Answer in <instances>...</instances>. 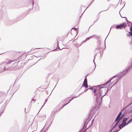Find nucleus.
<instances>
[{
  "label": "nucleus",
  "instance_id": "nucleus-9",
  "mask_svg": "<svg viewBox=\"0 0 132 132\" xmlns=\"http://www.w3.org/2000/svg\"><path fill=\"white\" fill-rule=\"evenodd\" d=\"M89 120L88 119L84 123V127H83V128H84L85 126H86V125L88 124V122H89Z\"/></svg>",
  "mask_w": 132,
  "mask_h": 132
},
{
  "label": "nucleus",
  "instance_id": "nucleus-45",
  "mask_svg": "<svg viewBox=\"0 0 132 132\" xmlns=\"http://www.w3.org/2000/svg\"><path fill=\"white\" fill-rule=\"evenodd\" d=\"M92 124H91V125H92Z\"/></svg>",
  "mask_w": 132,
  "mask_h": 132
},
{
  "label": "nucleus",
  "instance_id": "nucleus-19",
  "mask_svg": "<svg viewBox=\"0 0 132 132\" xmlns=\"http://www.w3.org/2000/svg\"><path fill=\"white\" fill-rule=\"evenodd\" d=\"M132 122V119H130L127 122V123L126 124H127V125L129 123H130V122Z\"/></svg>",
  "mask_w": 132,
  "mask_h": 132
},
{
  "label": "nucleus",
  "instance_id": "nucleus-38",
  "mask_svg": "<svg viewBox=\"0 0 132 132\" xmlns=\"http://www.w3.org/2000/svg\"><path fill=\"white\" fill-rule=\"evenodd\" d=\"M86 130H85V131L84 132H85L86 131Z\"/></svg>",
  "mask_w": 132,
  "mask_h": 132
},
{
  "label": "nucleus",
  "instance_id": "nucleus-6",
  "mask_svg": "<svg viewBox=\"0 0 132 132\" xmlns=\"http://www.w3.org/2000/svg\"><path fill=\"white\" fill-rule=\"evenodd\" d=\"M117 121V122H116V124H115V125L114 126H113V128L109 132H110L112 130L113 128L116 127H117L118 126V123L119 122V121H118V120H117V121Z\"/></svg>",
  "mask_w": 132,
  "mask_h": 132
},
{
  "label": "nucleus",
  "instance_id": "nucleus-40",
  "mask_svg": "<svg viewBox=\"0 0 132 132\" xmlns=\"http://www.w3.org/2000/svg\"><path fill=\"white\" fill-rule=\"evenodd\" d=\"M111 29V28L110 29V31Z\"/></svg>",
  "mask_w": 132,
  "mask_h": 132
},
{
  "label": "nucleus",
  "instance_id": "nucleus-35",
  "mask_svg": "<svg viewBox=\"0 0 132 132\" xmlns=\"http://www.w3.org/2000/svg\"><path fill=\"white\" fill-rule=\"evenodd\" d=\"M32 5H33L34 3V2L33 1V0H32Z\"/></svg>",
  "mask_w": 132,
  "mask_h": 132
},
{
  "label": "nucleus",
  "instance_id": "nucleus-7",
  "mask_svg": "<svg viewBox=\"0 0 132 132\" xmlns=\"http://www.w3.org/2000/svg\"><path fill=\"white\" fill-rule=\"evenodd\" d=\"M108 89H107V90L106 92V93L104 94H103V92H102V94L101 96H102L100 98V99L101 100H102L103 97L107 93H108ZM101 93L102 94V93Z\"/></svg>",
  "mask_w": 132,
  "mask_h": 132
},
{
  "label": "nucleus",
  "instance_id": "nucleus-28",
  "mask_svg": "<svg viewBox=\"0 0 132 132\" xmlns=\"http://www.w3.org/2000/svg\"><path fill=\"white\" fill-rule=\"evenodd\" d=\"M86 40H86V39L85 40H84V41H83L81 43L82 44V43H83V42H86Z\"/></svg>",
  "mask_w": 132,
  "mask_h": 132
},
{
  "label": "nucleus",
  "instance_id": "nucleus-47",
  "mask_svg": "<svg viewBox=\"0 0 132 132\" xmlns=\"http://www.w3.org/2000/svg\"><path fill=\"white\" fill-rule=\"evenodd\" d=\"M131 119H132V118Z\"/></svg>",
  "mask_w": 132,
  "mask_h": 132
},
{
  "label": "nucleus",
  "instance_id": "nucleus-31",
  "mask_svg": "<svg viewBox=\"0 0 132 132\" xmlns=\"http://www.w3.org/2000/svg\"><path fill=\"white\" fill-rule=\"evenodd\" d=\"M124 18H126V20H127V21H128L129 22V23H130V22H129V21H128L127 20V18H126V17H124Z\"/></svg>",
  "mask_w": 132,
  "mask_h": 132
},
{
  "label": "nucleus",
  "instance_id": "nucleus-18",
  "mask_svg": "<svg viewBox=\"0 0 132 132\" xmlns=\"http://www.w3.org/2000/svg\"><path fill=\"white\" fill-rule=\"evenodd\" d=\"M5 67H3L2 69L1 70L0 69V72H1L4 71Z\"/></svg>",
  "mask_w": 132,
  "mask_h": 132
},
{
  "label": "nucleus",
  "instance_id": "nucleus-25",
  "mask_svg": "<svg viewBox=\"0 0 132 132\" xmlns=\"http://www.w3.org/2000/svg\"><path fill=\"white\" fill-rule=\"evenodd\" d=\"M81 44H82V43H81L80 44H78L77 45V46L78 47V46H80L81 45Z\"/></svg>",
  "mask_w": 132,
  "mask_h": 132
},
{
  "label": "nucleus",
  "instance_id": "nucleus-11",
  "mask_svg": "<svg viewBox=\"0 0 132 132\" xmlns=\"http://www.w3.org/2000/svg\"><path fill=\"white\" fill-rule=\"evenodd\" d=\"M127 118H125L123 119L122 122L124 123V124H125L126 125H127V124H126V121H127Z\"/></svg>",
  "mask_w": 132,
  "mask_h": 132
},
{
  "label": "nucleus",
  "instance_id": "nucleus-3",
  "mask_svg": "<svg viewBox=\"0 0 132 132\" xmlns=\"http://www.w3.org/2000/svg\"><path fill=\"white\" fill-rule=\"evenodd\" d=\"M83 87H84L86 88H88V85L87 84V79L86 77L85 79L84 82L83 84Z\"/></svg>",
  "mask_w": 132,
  "mask_h": 132
},
{
  "label": "nucleus",
  "instance_id": "nucleus-46",
  "mask_svg": "<svg viewBox=\"0 0 132 132\" xmlns=\"http://www.w3.org/2000/svg\"><path fill=\"white\" fill-rule=\"evenodd\" d=\"M88 7H87V8H88Z\"/></svg>",
  "mask_w": 132,
  "mask_h": 132
},
{
  "label": "nucleus",
  "instance_id": "nucleus-8",
  "mask_svg": "<svg viewBox=\"0 0 132 132\" xmlns=\"http://www.w3.org/2000/svg\"><path fill=\"white\" fill-rule=\"evenodd\" d=\"M122 112H120L118 115L116 119L115 120V122H116L117 120H118V119H119V118H120V117L121 115V114Z\"/></svg>",
  "mask_w": 132,
  "mask_h": 132
},
{
  "label": "nucleus",
  "instance_id": "nucleus-21",
  "mask_svg": "<svg viewBox=\"0 0 132 132\" xmlns=\"http://www.w3.org/2000/svg\"><path fill=\"white\" fill-rule=\"evenodd\" d=\"M14 61H13V60H10V61H9L7 63V64H10L11 62H13Z\"/></svg>",
  "mask_w": 132,
  "mask_h": 132
},
{
  "label": "nucleus",
  "instance_id": "nucleus-22",
  "mask_svg": "<svg viewBox=\"0 0 132 132\" xmlns=\"http://www.w3.org/2000/svg\"><path fill=\"white\" fill-rule=\"evenodd\" d=\"M47 99H46L45 100V102L44 103V104L43 105L42 108L43 107V106L44 105L45 103L47 101Z\"/></svg>",
  "mask_w": 132,
  "mask_h": 132
},
{
  "label": "nucleus",
  "instance_id": "nucleus-4",
  "mask_svg": "<svg viewBox=\"0 0 132 132\" xmlns=\"http://www.w3.org/2000/svg\"><path fill=\"white\" fill-rule=\"evenodd\" d=\"M132 69V65L130 66L126 70H125L122 73H123V75L127 72L129 71H130L129 69Z\"/></svg>",
  "mask_w": 132,
  "mask_h": 132
},
{
  "label": "nucleus",
  "instance_id": "nucleus-14",
  "mask_svg": "<svg viewBox=\"0 0 132 132\" xmlns=\"http://www.w3.org/2000/svg\"><path fill=\"white\" fill-rule=\"evenodd\" d=\"M52 123V122H51L50 123V124L48 126V127L45 130H44L45 131L43 132H45L46 131H47L48 129L51 126ZM40 132H43V131H42V132L40 131Z\"/></svg>",
  "mask_w": 132,
  "mask_h": 132
},
{
  "label": "nucleus",
  "instance_id": "nucleus-15",
  "mask_svg": "<svg viewBox=\"0 0 132 132\" xmlns=\"http://www.w3.org/2000/svg\"><path fill=\"white\" fill-rule=\"evenodd\" d=\"M124 115V114H122L121 116L119 118V119H118V120L119 121H120L121 119L122 118V117H123V116Z\"/></svg>",
  "mask_w": 132,
  "mask_h": 132
},
{
  "label": "nucleus",
  "instance_id": "nucleus-1",
  "mask_svg": "<svg viewBox=\"0 0 132 132\" xmlns=\"http://www.w3.org/2000/svg\"><path fill=\"white\" fill-rule=\"evenodd\" d=\"M116 77V76H114L111 79H110L109 81L106 82L105 83L102 85V86L100 87L99 88H98V89L97 90V91H98V93L97 94V97H96V101H97V99L98 100L99 98H100V97L101 96V95L102 94V92H105V89L103 88H104L105 86H106V85L108 84L112 80V79L114 77Z\"/></svg>",
  "mask_w": 132,
  "mask_h": 132
},
{
  "label": "nucleus",
  "instance_id": "nucleus-24",
  "mask_svg": "<svg viewBox=\"0 0 132 132\" xmlns=\"http://www.w3.org/2000/svg\"><path fill=\"white\" fill-rule=\"evenodd\" d=\"M94 0H93L91 2V3L89 4V5H90L91 4L93 3V2L94 1Z\"/></svg>",
  "mask_w": 132,
  "mask_h": 132
},
{
  "label": "nucleus",
  "instance_id": "nucleus-27",
  "mask_svg": "<svg viewBox=\"0 0 132 132\" xmlns=\"http://www.w3.org/2000/svg\"><path fill=\"white\" fill-rule=\"evenodd\" d=\"M97 55L96 54H95L94 55V60H95V57Z\"/></svg>",
  "mask_w": 132,
  "mask_h": 132
},
{
  "label": "nucleus",
  "instance_id": "nucleus-20",
  "mask_svg": "<svg viewBox=\"0 0 132 132\" xmlns=\"http://www.w3.org/2000/svg\"><path fill=\"white\" fill-rule=\"evenodd\" d=\"M118 82V81H116L112 85V86H111L110 88V89L112 87H113V86H114V85H115Z\"/></svg>",
  "mask_w": 132,
  "mask_h": 132
},
{
  "label": "nucleus",
  "instance_id": "nucleus-10",
  "mask_svg": "<svg viewBox=\"0 0 132 132\" xmlns=\"http://www.w3.org/2000/svg\"><path fill=\"white\" fill-rule=\"evenodd\" d=\"M72 97L71 98V99H70L69 100V102H68V103H66V104H64V105L61 108V109H62L64 106H65V105H67V104L68 103H69V102H70L72 100L73 98H76V97Z\"/></svg>",
  "mask_w": 132,
  "mask_h": 132
},
{
  "label": "nucleus",
  "instance_id": "nucleus-39",
  "mask_svg": "<svg viewBox=\"0 0 132 132\" xmlns=\"http://www.w3.org/2000/svg\"><path fill=\"white\" fill-rule=\"evenodd\" d=\"M92 88V87L91 88H90V89H91Z\"/></svg>",
  "mask_w": 132,
  "mask_h": 132
},
{
  "label": "nucleus",
  "instance_id": "nucleus-34",
  "mask_svg": "<svg viewBox=\"0 0 132 132\" xmlns=\"http://www.w3.org/2000/svg\"><path fill=\"white\" fill-rule=\"evenodd\" d=\"M94 120V119H93V120H92V123L93 122Z\"/></svg>",
  "mask_w": 132,
  "mask_h": 132
},
{
  "label": "nucleus",
  "instance_id": "nucleus-37",
  "mask_svg": "<svg viewBox=\"0 0 132 132\" xmlns=\"http://www.w3.org/2000/svg\"><path fill=\"white\" fill-rule=\"evenodd\" d=\"M119 130H118L117 131H116V132H118V131Z\"/></svg>",
  "mask_w": 132,
  "mask_h": 132
},
{
  "label": "nucleus",
  "instance_id": "nucleus-12",
  "mask_svg": "<svg viewBox=\"0 0 132 132\" xmlns=\"http://www.w3.org/2000/svg\"><path fill=\"white\" fill-rule=\"evenodd\" d=\"M95 35H93L91 36H90L89 37H88V38H86V40H89V39L90 38H92L93 37H94V36H95Z\"/></svg>",
  "mask_w": 132,
  "mask_h": 132
},
{
  "label": "nucleus",
  "instance_id": "nucleus-16",
  "mask_svg": "<svg viewBox=\"0 0 132 132\" xmlns=\"http://www.w3.org/2000/svg\"><path fill=\"white\" fill-rule=\"evenodd\" d=\"M124 115V114H122L121 116L119 118V119H118V120L119 121H120L121 119L122 118V117H123V116Z\"/></svg>",
  "mask_w": 132,
  "mask_h": 132
},
{
  "label": "nucleus",
  "instance_id": "nucleus-41",
  "mask_svg": "<svg viewBox=\"0 0 132 132\" xmlns=\"http://www.w3.org/2000/svg\"><path fill=\"white\" fill-rule=\"evenodd\" d=\"M81 94V93H80V94Z\"/></svg>",
  "mask_w": 132,
  "mask_h": 132
},
{
  "label": "nucleus",
  "instance_id": "nucleus-17",
  "mask_svg": "<svg viewBox=\"0 0 132 132\" xmlns=\"http://www.w3.org/2000/svg\"><path fill=\"white\" fill-rule=\"evenodd\" d=\"M124 115V114H122L121 116L119 118V119H118V120L119 121H120L121 119L122 118V117H123V116Z\"/></svg>",
  "mask_w": 132,
  "mask_h": 132
},
{
  "label": "nucleus",
  "instance_id": "nucleus-5",
  "mask_svg": "<svg viewBox=\"0 0 132 132\" xmlns=\"http://www.w3.org/2000/svg\"><path fill=\"white\" fill-rule=\"evenodd\" d=\"M127 125L125 124H124V123L122 122L121 124L119 126V128L120 129H122V128L124 127L125 126Z\"/></svg>",
  "mask_w": 132,
  "mask_h": 132
},
{
  "label": "nucleus",
  "instance_id": "nucleus-23",
  "mask_svg": "<svg viewBox=\"0 0 132 132\" xmlns=\"http://www.w3.org/2000/svg\"><path fill=\"white\" fill-rule=\"evenodd\" d=\"M130 30L131 31H132V26H131L130 28Z\"/></svg>",
  "mask_w": 132,
  "mask_h": 132
},
{
  "label": "nucleus",
  "instance_id": "nucleus-44",
  "mask_svg": "<svg viewBox=\"0 0 132 132\" xmlns=\"http://www.w3.org/2000/svg\"><path fill=\"white\" fill-rule=\"evenodd\" d=\"M92 124H91V125H92Z\"/></svg>",
  "mask_w": 132,
  "mask_h": 132
},
{
  "label": "nucleus",
  "instance_id": "nucleus-2",
  "mask_svg": "<svg viewBox=\"0 0 132 132\" xmlns=\"http://www.w3.org/2000/svg\"><path fill=\"white\" fill-rule=\"evenodd\" d=\"M126 24L125 23H122L120 24L119 25H118L116 27V28L118 29L119 28L121 29L124 27H125L126 26Z\"/></svg>",
  "mask_w": 132,
  "mask_h": 132
},
{
  "label": "nucleus",
  "instance_id": "nucleus-30",
  "mask_svg": "<svg viewBox=\"0 0 132 132\" xmlns=\"http://www.w3.org/2000/svg\"><path fill=\"white\" fill-rule=\"evenodd\" d=\"M35 100H34V99H32V101H34V102H35Z\"/></svg>",
  "mask_w": 132,
  "mask_h": 132
},
{
  "label": "nucleus",
  "instance_id": "nucleus-13",
  "mask_svg": "<svg viewBox=\"0 0 132 132\" xmlns=\"http://www.w3.org/2000/svg\"><path fill=\"white\" fill-rule=\"evenodd\" d=\"M132 31L129 32V34H127V35L128 36H132Z\"/></svg>",
  "mask_w": 132,
  "mask_h": 132
},
{
  "label": "nucleus",
  "instance_id": "nucleus-36",
  "mask_svg": "<svg viewBox=\"0 0 132 132\" xmlns=\"http://www.w3.org/2000/svg\"><path fill=\"white\" fill-rule=\"evenodd\" d=\"M87 90V89H86V90H84V92H85Z\"/></svg>",
  "mask_w": 132,
  "mask_h": 132
},
{
  "label": "nucleus",
  "instance_id": "nucleus-26",
  "mask_svg": "<svg viewBox=\"0 0 132 132\" xmlns=\"http://www.w3.org/2000/svg\"><path fill=\"white\" fill-rule=\"evenodd\" d=\"M94 60H94V59L93 60V62L94 63V64H95V68H96V65H95V62H94Z\"/></svg>",
  "mask_w": 132,
  "mask_h": 132
},
{
  "label": "nucleus",
  "instance_id": "nucleus-43",
  "mask_svg": "<svg viewBox=\"0 0 132 132\" xmlns=\"http://www.w3.org/2000/svg\"><path fill=\"white\" fill-rule=\"evenodd\" d=\"M81 94V93H80V94Z\"/></svg>",
  "mask_w": 132,
  "mask_h": 132
},
{
  "label": "nucleus",
  "instance_id": "nucleus-42",
  "mask_svg": "<svg viewBox=\"0 0 132 132\" xmlns=\"http://www.w3.org/2000/svg\"><path fill=\"white\" fill-rule=\"evenodd\" d=\"M81 94V93H80V94Z\"/></svg>",
  "mask_w": 132,
  "mask_h": 132
},
{
  "label": "nucleus",
  "instance_id": "nucleus-29",
  "mask_svg": "<svg viewBox=\"0 0 132 132\" xmlns=\"http://www.w3.org/2000/svg\"><path fill=\"white\" fill-rule=\"evenodd\" d=\"M96 89L95 88L94 89V92H96Z\"/></svg>",
  "mask_w": 132,
  "mask_h": 132
},
{
  "label": "nucleus",
  "instance_id": "nucleus-32",
  "mask_svg": "<svg viewBox=\"0 0 132 132\" xmlns=\"http://www.w3.org/2000/svg\"><path fill=\"white\" fill-rule=\"evenodd\" d=\"M73 29H75V30H77V28H73Z\"/></svg>",
  "mask_w": 132,
  "mask_h": 132
},
{
  "label": "nucleus",
  "instance_id": "nucleus-33",
  "mask_svg": "<svg viewBox=\"0 0 132 132\" xmlns=\"http://www.w3.org/2000/svg\"><path fill=\"white\" fill-rule=\"evenodd\" d=\"M57 46H58V47H59V48H59V46L58 42V41H57Z\"/></svg>",
  "mask_w": 132,
  "mask_h": 132
}]
</instances>
